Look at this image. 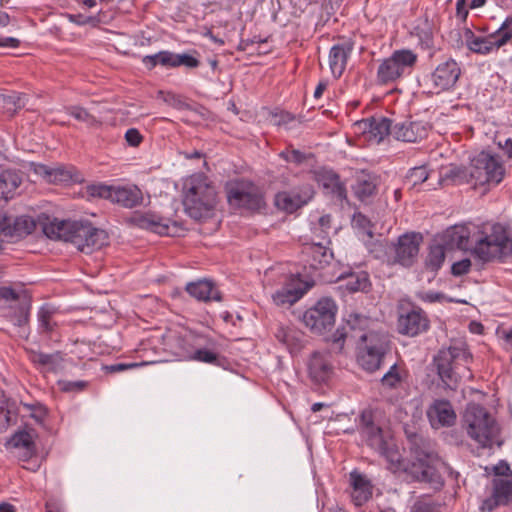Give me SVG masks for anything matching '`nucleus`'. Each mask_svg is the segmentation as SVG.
I'll return each mask as SVG.
<instances>
[{
    "instance_id": "f257e3e1",
    "label": "nucleus",
    "mask_w": 512,
    "mask_h": 512,
    "mask_svg": "<svg viewBox=\"0 0 512 512\" xmlns=\"http://www.w3.org/2000/svg\"><path fill=\"white\" fill-rule=\"evenodd\" d=\"M43 231L50 239L71 242L79 251L86 254L100 249L107 241L104 230L95 228L87 222L54 218L44 224Z\"/></svg>"
},
{
    "instance_id": "f03ea898",
    "label": "nucleus",
    "mask_w": 512,
    "mask_h": 512,
    "mask_svg": "<svg viewBox=\"0 0 512 512\" xmlns=\"http://www.w3.org/2000/svg\"><path fill=\"white\" fill-rule=\"evenodd\" d=\"M505 175V169L499 156L481 151L471 158L466 167H451L445 174L446 180L454 184L474 182L475 185L499 184Z\"/></svg>"
},
{
    "instance_id": "7ed1b4c3",
    "label": "nucleus",
    "mask_w": 512,
    "mask_h": 512,
    "mask_svg": "<svg viewBox=\"0 0 512 512\" xmlns=\"http://www.w3.org/2000/svg\"><path fill=\"white\" fill-rule=\"evenodd\" d=\"M472 359L465 343H456L442 349L434 357L437 373L447 388L455 389L462 379H471L468 367Z\"/></svg>"
},
{
    "instance_id": "20e7f679",
    "label": "nucleus",
    "mask_w": 512,
    "mask_h": 512,
    "mask_svg": "<svg viewBox=\"0 0 512 512\" xmlns=\"http://www.w3.org/2000/svg\"><path fill=\"white\" fill-rule=\"evenodd\" d=\"M183 205L188 215L201 219L210 214L217 202V193L211 181L202 173L190 176L184 186Z\"/></svg>"
},
{
    "instance_id": "39448f33",
    "label": "nucleus",
    "mask_w": 512,
    "mask_h": 512,
    "mask_svg": "<svg viewBox=\"0 0 512 512\" xmlns=\"http://www.w3.org/2000/svg\"><path fill=\"white\" fill-rule=\"evenodd\" d=\"M464 426L471 439L480 446L500 445L498 440L500 428L495 418L481 405L469 404L464 414Z\"/></svg>"
},
{
    "instance_id": "423d86ee",
    "label": "nucleus",
    "mask_w": 512,
    "mask_h": 512,
    "mask_svg": "<svg viewBox=\"0 0 512 512\" xmlns=\"http://www.w3.org/2000/svg\"><path fill=\"white\" fill-rule=\"evenodd\" d=\"M473 253L483 262L502 260L512 254V239L499 223L485 225L476 240Z\"/></svg>"
},
{
    "instance_id": "0eeeda50",
    "label": "nucleus",
    "mask_w": 512,
    "mask_h": 512,
    "mask_svg": "<svg viewBox=\"0 0 512 512\" xmlns=\"http://www.w3.org/2000/svg\"><path fill=\"white\" fill-rule=\"evenodd\" d=\"M421 241L422 236L419 233H406L398 238L397 243L378 241L371 252L375 258L382 259L388 264L409 267L418 256Z\"/></svg>"
},
{
    "instance_id": "6e6552de",
    "label": "nucleus",
    "mask_w": 512,
    "mask_h": 512,
    "mask_svg": "<svg viewBox=\"0 0 512 512\" xmlns=\"http://www.w3.org/2000/svg\"><path fill=\"white\" fill-rule=\"evenodd\" d=\"M359 429L365 442L391 465L398 467L401 455L389 431L376 425L371 411H363L360 415Z\"/></svg>"
},
{
    "instance_id": "1a4fd4ad",
    "label": "nucleus",
    "mask_w": 512,
    "mask_h": 512,
    "mask_svg": "<svg viewBox=\"0 0 512 512\" xmlns=\"http://www.w3.org/2000/svg\"><path fill=\"white\" fill-rule=\"evenodd\" d=\"M181 349L179 355L184 359L224 366L226 359L217 351V343L214 339L201 333H189L178 339Z\"/></svg>"
},
{
    "instance_id": "9d476101",
    "label": "nucleus",
    "mask_w": 512,
    "mask_h": 512,
    "mask_svg": "<svg viewBox=\"0 0 512 512\" xmlns=\"http://www.w3.org/2000/svg\"><path fill=\"white\" fill-rule=\"evenodd\" d=\"M362 345L359 347L357 360L359 365L369 372L380 368L382 359L388 350L389 337L386 333L369 330L359 336Z\"/></svg>"
},
{
    "instance_id": "9b49d317",
    "label": "nucleus",
    "mask_w": 512,
    "mask_h": 512,
    "mask_svg": "<svg viewBox=\"0 0 512 512\" xmlns=\"http://www.w3.org/2000/svg\"><path fill=\"white\" fill-rule=\"evenodd\" d=\"M417 54L409 49L395 50L381 61L377 69V82L381 85L394 83L414 67Z\"/></svg>"
},
{
    "instance_id": "f8f14e48",
    "label": "nucleus",
    "mask_w": 512,
    "mask_h": 512,
    "mask_svg": "<svg viewBox=\"0 0 512 512\" xmlns=\"http://www.w3.org/2000/svg\"><path fill=\"white\" fill-rule=\"evenodd\" d=\"M464 37L470 51L482 55L489 54L512 38V15L506 17L501 26L486 37L476 36L470 29H466Z\"/></svg>"
},
{
    "instance_id": "ddd939ff",
    "label": "nucleus",
    "mask_w": 512,
    "mask_h": 512,
    "mask_svg": "<svg viewBox=\"0 0 512 512\" xmlns=\"http://www.w3.org/2000/svg\"><path fill=\"white\" fill-rule=\"evenodd\" d=\"M460 75L461 67L459 63L449 57L440 62L427 76L426 85L430 88V93L447 92L456 86Z\"/></svg>"
},
{
    "instance_id": "4468645a",
    "label": "nucleus",
    "mask_w": 512,
    "mask_h": 512,
    "mask_svg": "<svg viewBox=\"0 0 512 512\" xmlns=\"http://www.w3.org/2000/svg\"><path fill=\"white\" fill-rule=\"evenodd\" d=\"M336 313L335 302L330 298H321L304 312L302 321L311 332L322 334L334 325Z\"/></svg>"
},
{
    "instance_id": "2eb2a0df",
    "label": "nucleus",
    "mask_w": 512,
    "mask_h": 512,
    "mask_svg": "<svg viewBox=\"0 0 512 512\" xmlns=\"http://www.w3.org/2000/svg\"><path fill=\"white\" fill-rule=\"evenodd\" d=\"M227 199L230 205L249 210H258L263 198L256 186L245 180L230 181L226 184Z\"/></svg>"
},
{
    "instance_id": "dca6fc26",
    "label": "nucleus",
    "mask_w": 512,
    "mask_h": 512,
    "mask_svg": "<svg viewBox=\"0 0 512 512\" xmlns=\"http://www.w3.org/2000/svg\"><path fill=\"white\" fill-rule=\"evenodd\" d=\"M310 380L316 384L326 383L334 373V364L328 351H314L306 362Z\"/></svg>"
},
{
    "instance_id": "f3484780",
    "label": "nucleus",
    "mask_w": 512,
    "mask_h": 512,
    "mask_svg": "<svg viewBox=\"0 0 512 512\" xmlns=\"http://www.w3.org/2000/svg\"><path fill=\"white\" fill-rule=\"evenodd\" d=\"M35 221L30 216L10 217L0 213V235L9 240H18L35 229Z\"/></svg>"
},
{
    "instance_id": "a211bd4d",
    "label": "nucleus",
    "mask_w": 512,
    "mask_h": 512,
    "mask_svg": "<svg viewBox=\"0 0 512 512\" xmlns=\"http://www.w3.org/2000/svg\"><path fill=\"white\" fill-rule=\"evenodd\" d=\"M305 267L313 271L322 270L333 260V252L323 242L306 243L302 249Z\"/></svg>"
},
{
    "instance_id": "6ab92c4d",
    "label": "nucleus",
    "mask_w": 512,
    "mask_h": 512,
    "mask_svg": "<svg viewBox=\"0 0 512 512\" xmlns=\"http://www.w3.org/2000/svg\"><path fill=\"white\" fill-rule=\"evenodd\" d=\"M130 223L161 236L171 235L170 219L152 211L133 213L130 217Z\"/></svg>"
},
{
    "instance_id": "aec40b11",
    "label": "nucleus",
    "mask_w": 512,
    "mask_h": 512,
    "mask_svg": "<svg viewBox=\"0 0 512 512\" xmlns=\"http://www.w3.org/2000/svg\"><path fill=\"white\" fill-rule=\"evenodd\" d=\"M430 125L425 121H402L393 125L392 136L403 142H417L427 137Z\"/></svg>"
},
{
    "instance_id": "412c9836",
    "label": "nucleus",
    "mask_w": 512,
    "mask_h": 512,
    "mask_svg": "<svg viewBox=\"0 0 512 512\" xmlns=\"http://www.w3.org/2000/svg\"><path fill=\"white\" fill-rule=\"evenodd\" d=\"M427 417L434 429L449 427L456 421V413L448 400L436 399L427 409Z\"/></svg>"
},
{
    "instance_id": "4be33fe9",
    "label": "nucleus",
    "mask_w": 512,
    "mask_h": 512,
    "mask_svg": "<svg viewBox=\"0 0 512 512\" xmlns=\"http://www.w3.org/2000/svg\"><path fill=\"white\" fill-rule=\"evenodd\" d=\"M429 327V321L421 310H412L398 319V331L408 336H416L425 332Z\"/></svg>"
},
{
    "instance_id": "5701e85b",
    "label": "nucleus",
    "mask_w": 512,
    "mask_h": 512,
    "mask_svg": "<svg viewBox=\"0 0 512 512\" xmlns=\"http://www.w3.org/2000/svg\"><path fill=\"white\" fill-rule=\"evenodd\" d=\"M353 48L351 41L337 43L331 47L329 51V67L334 78L338 79L344 73Z\"/></svg>"
},
{
    "instance_id": "b1692460",
    "label": "nucleus",
    "mask_w": 512,
    "mask_h": 512,
    "mask_svg": "<svg viewBox=\"0 0 512 512\" xmlns=\"http://www.w3.org/2000/svg\"><path fill=\"white\" fill-rule=\"evenodd\" d=\"M361 125L367 139L376 143H380L387 136L392 135V122L386 117H371L363 120Z\"/></svg>"
},
{
    "instance_id": "393cba45",
    "label": "nucleus",
    "mask_w": 512,
    "mask_h": 512,
    "mask_svg": "<svg viewBox=\"0 0 512 512\" xmlns=\"http://www.w3.org/2000/svg\"><path fill=\"white\" fill-rule=\"evenodd\" d=\"M275 337L291 354L300 352L305 344L304 333L293 325H278Z\"/></svg>"
},
{
    "instance_id": "a878e982",
    "label": "nucleus",
    "mask_w": 512,
    "mask_h": 512,
    "mask_svg": "<svg viewBox=\"0 0 512 512\" xmlns=\"http://www.w3.org/2000/svg\"><path fill=\"white\" fill-rule=\"evenodd\" d=\"M143 201L142 191L136 185H114L111 202L125 208H133Z\"/></svg>"
},
{
    "instance_id": "bb28decb",
    "label": "nucleus",
    "mask_w": 512,
    "mask_h": 512,
    "mask_svg": "<svg viewBox=\"0 0 512 512\" xmlns=\"http://www.w3.org/2000/svg\"><path fill=\"white\" fill-rule=\"evenodd\" d=\"M188 294L198 301H221V293L210 280H198L187 283Z\"/></svg>"
},
{
    "instance_id": "cd10ccee",
    "label": "nucleus",
    "mask_w": 512,
    "mask_h": 512,
    "mask_svg": "<svg viewBox=\"0 0 512 512\" xmlns=\"http://www.w3.org/2000/svg\"><path fill=\"white\" fill-rule=\"evenodd\" d=\"M350 480L352 501L356 506H362L372 497V485L363 475L355 471L350 473Z\"/></svg>"
},
{
    "instance_id": "c85d7f7f",
    "label": "nucleus",
    "mask_w": 512,
    "mask_h": 512,
    "mask_svg": "<svg viewBox=\"0 0 512 512\" xmlns=\"http://www.w3.org/2000/svg\"><path fill=\"white\" fill-rule=\"evenodd\" d=\"M309 198L310 195L303 197L298 193L283 191L276 194L275 205L285 212L293 213L298 208L305 205Z\"/></svg>"
},
{
    "instance_id": "c756f323",
    "label": "nucleus",
    "mask_w": 512,
    "mask_h": 512,
    "mask_svg": "<svg viewBox=\"0 0 512 512\" xmlns=\"http://www.w3.org/2000/svg\"><path fill=\"white\" fill-rule=\"evenodd\" d=\"M22 179L20 175L12 170H5L0 173V200L8 201L16 195Z\"/></svg>"
},
{
    "instance_id": "7c9ffc66",
    "label": "nucleus",
    "mask_w": 512,
    "mask_h": 512,
    "mask_svg": "<svg viewBox=\"0 0 512 512\" xmlns=\"http://www.w3.org/2000/svg\"><path fill=\"white\" fill-rule=\"evenodd\" d=\"M319 184L325 193L332 195L340 200L346 197V188L340 181V177L333 171L324 172L319 176Z\"/></svg>"
},
{
    "instance_id": "2f4dec72",
    "label": "nucleus",
    "mask_w": 512,
    "mask_h": 512,
    "mask_svg": "<svg viewBox=\"0 0 512 512\" xmlns=\"http://www.w3.org/2000/svg\"><path fill=\"white\" fill-rule=\"evenodd\" d=\"M32 361L38 364L43 370L47 372L57 373L64 368V358L60 352L51 354L42 352L35 353L32 356Z\"/></svg>"
},
{
    "instance_id": "473e14b6",
    "label": "nucleus",
    "mask_w": 512,
    "mask_h": 512,
    "mask_svg": "<svg viewBox=\"0 0 512 512\" xmlns=\"http://www.w3.org/2000/svg\"><path fill=\"white\" fill-rule=\"evenodd\" d=\"M7 445L23 451L22 457L29 459L35 452V444L31 433L22 430L16 432L7 442Z\"/></svg>"
},
{
    "instance_id": "72a5a7b5",
    "label": "nucleus",
    "mask_w": 512,
    "mask_h": 512,
    "mask_svg": "<svg viewBox=\"0 0 512 512\" xmlns=\"http://www.w3.org/2000/svg\"><path fill=\"white\" fill-rule=\"evenodd\" d=\"M30 303L26 299H20L15 305H10L5 317L15 326L23 327L27 324L30 312Z\"/></svg>"
},
{
    "instance_id": "f704fd0d",
    "label": "nucleus",
    "mask_w": 512,
    "mask_h": 512,
    "mask_svg": "<svg viewBox=\"0 0 512 512\" xmlns=\"http://www.w3.org/2000/svg\"><path fill=\"white\" fill-rule=\"evenodd\" d=\"M35 172L50 183H63L72 179V173L62 166L51 168L40 164L35 168Z\"/></svg>"
},
{
    "instance_id": "c9c22d12",
    "label": "nucleus",
    "mask_w": 512,
    "mask_h": 512,
    "mask_svg": "<svg viewBox=\"0 0 512 512\" xmlns=\"http://www.w3.org/2000/svg\"><path fill=\"white\" fill-rule=\"evenodd\" d=\"M469 239V233L462 226H453L448 228L444 235V245L450 248L463 249L466 247Z\"/></svg>"
},
{
    "instance_id": "e433bc0d",
    "label": "nucleus",
    "mask_w": 512,
    "mask_h": 512,
    "mask_svg": "<svg viewBox=\"0 0 512 512\" xmlns=\"http://www.w3.org/2000/svg\"><path fill=\"white\" fill-rule=\"evenodd\" d=\"M307 289H301V288H293L290 286L283 287L279 290H277L272 298L273 302L278 305H292L296 303L299 299L303 297V295L306 293Z\"/></svg>"
},
{
    "instance_id": "4c0bfd02",
    "label": "nucleus",
    "mask_w": 512,
    "mask_h": 512,
    "mask_svg": "<svg viewBox=\"0 0 512 512\" xmlns=\"http://www.w3.org/2000/svg\"><path fill=\"white\" fill-rule=\"evenodd\" d=\"M376 184L370 175L362 174L357 177L353 191L358 199L366 200L375 193Z\"/></svg>"
},
{
    "instance_id": "58836bf2",
    "label": "nucleus",
    "mask_w": 512,
    "mask_h": 512,
    "mask_svg": "<svg viewBox=\"0 0 512 512\" xmlns=\"http://www.w3.org/2000/svg\"><path fill=\"white\" fill-rule=\"evenodd\" d=\"M445 261V245L441 243L432 244L429 248L428 255L426 257V267L436 272L438 271Z\"/></svg>"
},
{
    "instance_id": "ea45409f",
    "label": "nucleus",
    "mask_w": 512,
    "mask_h": 512,
    "mask_svg": "<svg viewBox=\"0 0 512 512\" xmlns=\"http://www.w3.org/2000/svg\"><path fill=\"white\" fill-rule=\"evenodd\" d=\"M370 285L369 275L364 271L349 273L345 284L349 292H366L369 290Z\"/></svg>"
},
{
    "instance_id": "a19ab883",
    "label": "nucleus",
    "mask_w": 512,
    "mask_h": 512,
    "mask_svg": "<svg viewBox=\"0 0 512 512\" xmlns=\"http://www.w3.org/2000/svg\"><path fill=\"white\" fill-rule=\"evenodd\" d=\"M417 479L429 483L434 490H440L444 485L441 475L429 465L421 467V471L417 473Z\"/></svg>"
},
{
    "instance_id": "79ce46f5",
    "label": "nucleus",
    "mask_w": 512,
    "mask_h": 512,
    "mask_svg": "<svg viewBox=\"0 0 512 512\" xmlns=\"http://www.w3.org/2000/svg\"><path fill=\"white\" fill-rule=\"evenodd\" d=\"M54 314L53 308L48 305L42 306L38 313V330L40 333L49 334L54 330L56 323L53 321L52 317Z\"/></svg>"
},
{
    "instance_id": "37998d69",
    "label": "nucleus",
    "mask_w": 512,
    "mask_h": 512,
    "mask_svg": "<svg viewBox=\"0 0 512 512\" xmlns=\"http://www.w3.org/2000/svg\"><path fill=\"white\" fill-rule=\"evenodd\" d=\"M17 419V412L15 404L9 400L1 401L0 403V430L6 429L11 424H14Z\"/></svg>"
},
{
    "instance_id": "c03bdc74",
    "label": "nucleus",
    "mask_w": 512,
    "mask_h": 512,
    "mask_svg": "<svg viewBox=\"0 0 512 512\" xmlns=\"http://www.w3.org/2000/svg\"><path fill=\"white\" fill-rule=\"evenodd\" d=\"M405 376V370L400 368L397 364H393L389 368V370L383 375L381 382L383 386L392 389L398 387Z\"/></svg>"
},
{
    "instance_id": "a18cd8bd",
    "label": "nucleus",
    "mask_w": 512,
    "mask_h": 512,
    "mask_svg": "<svg viewBox=\"0 0 512 512\" xmlns=\"http://www.w3.org/2000/svg\"><path fill=\"white\" fill-rule=\"evenodd\" d=\"M493 492L502 504L512 501V482L502 479L494 480Z\"/></svg>"
},
{
    "instance_id": "49530a36",
    "label": "nucleus",
    "mask_w": 512,
    "mask_h": 512,
    "mask_svg": "<svg viewBox=\"0 0 512 512\" xmlns=\"http://www.w3.org/2000/svg\"><path fill=\"white\" fill-rule=\"evenodd\" d=\"M65 112L78 121L86 123L88 126H95L98 124L96 118L91 115L85 108L80 106H66Z\"/></svg>"
},
{
    "instance_id": "de8ad7c7",
    "label": "nucleus",
    "mask_w": 512,
    "mask_h": 512,
    "mask_svg": "<svg viewBox=\"0 0 512 512\" xmlns=\"http://www.w3.org/2000/svg\"><path fill=\"white\" fill-rule=\"evenodd\" d=\"M429 177L426 167L419 166L410 169L405 177V184L410 188H415L417 185L424 183Z\"/></svg>"
},
{
    "instance_id": "09e8293b",
    "label": "nucleus",
    "mask_w": 512,
    "mask_h": 512,
    "mask_svg": "<svg viewBox=\"0 0 512 512\" xmlns=\"http://www.w3.org/2000/svg\"><path fill=\"white\" fill-rule=\"evenodd\" d=\"M142 63L149 70L154 69L157 65L168 68V50H162L152 55H146L143 57Z\"/></svg>"
},
{
    "instance_id": "8fccbe9b",
    "label": "nucleus",
    "mask_w": 512,
    "mask_h": 512,
    "mask_svg": "<svg viewBox=\"0 0 512 512\" xmlns=\"http://www.w3.org/2000/svg\"><path fill=\"white\" fill-rule=\"evenodd\" d=\"M25 95L19 93H11L8 95H0V99L2 100L4 108L8 112H16L18 109L22 108L25 105L23 98Z\"/></svg>"
},
{
    "instance_id": "3c124183",
    "label": "nucleus",
    "mask_w": 512,
    "mask_h": 512,
    "mask_svg": "<svg viewBox=\"0 0 512 512\" xmlns=\"http://www.w3.org/2000/svg\"><path fill=\"white\" fill-rule=\"evenodd\" d=\"M114 185L102 183L87 186V194L93 198H103L111 201Z\"/></svg>"
},
{
    "instance_id": "603ef678",
    "label": "nucleus",
    "mask_w": 512,
    "mask_h": 512,
    "mask_svg": "<svg viewBox=\"0 0 512 512\" xmlns=\"http://www.w3.org/2000/svg\"><path fill=\"white\" fill-rule=\"evenodd\" d=\"M346 322L351 330L364 331L369 328L371 320L361 314L352 313L348 316Z\"/></svg>"
},
{
    "instance_id": "864d4df0",
    "label": "nucleus",
    "mask_w": 512,
    "mask_h": 512,
    "mask_svg": "<svg viewBox=\"0 0 512 512\" xmlns=\"http://www.w3.org/2000/svg\"><path fill=\"white\" fill-rule=\"evenodd\" d=\"M58 387L62 392L66 393H78L83 390L88 385V382L83 380H76V381H70V380H59L58 381Z\"/></svg>"
},
{
    "instance_id": "5fc2aeb1",
    "label": "nucleus",
    "mask_w": 512,
    "mask_h": 512,
    "mask_svg": "<svg viewBox=\"0 0 512 512\" xmlns=\"http://www.w3.org/2000/svg\"><path fill=\"white\" fill-rule=\"evenodd\" d=\"M194 54H198V52L194 50L193 53H177V68L180 66L188 69L199 67L200 61Z\"/></svg>"
},
{
    "instance_id": "6e6d98bb",
    "label": "nucleus",
    "mask_w": 512,
    "mask_h": 512,
    "mask_svg": "<svg viewBox=\"0 0 512 512\" xmlns=\"http://www.w3.org/2000/svg\"><path fill=\"white\" fill-rule=\"evenodd\" d=\"M22 405L29 412V416L37 422H42L46 417L47 411L45 407L38 402L22 403Z\"/></svg>"
},
{
    "instance_id": "4d7b16f0",
    "label": "nucleus",
    "mask_w": 512,
    "mask_h": 512,
    "mask_svg": "<svg viewBox=\"0 0 512 512\" xmlns=\"http://www.w3.org/2000/svg\"><path fill=\"white\" fill-rule=\"evenodd\" d=\"M439 505L425 497L419 498L412 506L411 512H438Z\"/></svg>"
},
{
    "instance_id": "13d9d810",
    "label": "nucleus",
    "mask_w": 512,
    "mask_h": 512,
    "mask_svg": "<svg viewBox=\"0 0 512 512\" xmlns=\"http://www.w3.org/2000/svg\"><path fill=\"white\" fill-rule=\"evenodd\" d=\"M272 119L277 126H286L295 120V116L287 111H277L272 113Z\"/></svg>"
},
{
    "instance_id": "bf43d9fd",
    "label": "nucleus",
    "mask_w": 512,
    "mask_h": 512,
    "mask_svg": "<svg viewBox=\"0 0 512 512\" xmlns=\"http://www.w3.org/2000/svg\"><path fill=\"white\" fill-rule=\"evenodd\" d=\"M353 223L355 226L363 229L369 237L373 236V232L371 230V228H372L371 222L365 215H363L361 213L355 214L353 217Z\"/></svg>"
},
{
    "instance_id": "052dcab7",
    "label": "nucleus",
    "mask_w": 512,
    "mask_h": 512,
    "mask_svg": "<svg viewBox=\"0 0 512 512\" xmlns=\"http://www.w3.org/2000/svg\"><path fill=\"white\" fill-rule=\"evenodd\" d=\"M471 267V261L469 259H462L453 263L451 272L455 276H461L469 272Z\"/></svg>"
},
{
    "instance_id": "680f3d73",
    "label": "nucleus",
    "mask_w": 512,
    "mask_h": 512,
    "mask_svg": "<svg viewBox=\"0 0 512 512\" xmlns=\"http://www.w3.org/2000/svg\"><path fill=\"white\" fill-rule=\"evenodd\" d=\"M21 299L20 294L8 286L0 287V300L5 302H17Z\"/></svg>"
},
{
    "instance_id": "e2e57ef3",
    "label": "nucleus",
    "mask_w": 512,
    "mask_h": 512,
    "mask_svg": "<svg viewBox=\"0 0 512 512\" xmlns=\"http://www.w3.org/2000/svg\"><path fill=\"white\" fill-rule=\"evenodd\" d=\"M125 140L131 147H137L141 144L143 137L138 129L130 128L125 133Z\"/></svg>"
},
{
    "instance_id": "0e129e2a",
    "label": "nucleus",
    "mask_w": 512,
    "mask_h": 512,
    "mask_svg": "<svg viewBox=\"0 0 512 512\" xmlns=\"http://www.w3.org/2000/svg\"><path fill=\"white\" fill-rule=\"evenodd\" d=\"M502 504L498 498H496L494 492L492 495L485 500L482 501V504L480 506V510L482 512H491L494 510L498 505Z\"/></svg>"
},
{
    "instance_id": "69168bd1",
    "label": "nucleus",
    "mask_w": 512,
    "mask_h": 512,
    "mask_svg": "<svg viewBox=\"0 0 512 512\" xmlns=\"http://www.w3.org/2000/svg\"><path fill=\"white\" fill-rule=\"evenodd\" d=\"M138 367L137 363H116L112 365L105 366V370L110 373H117L122 372L128 369L136 368Z\"/></svg>"
},
{
    "instance_id": "338daca9",
    "label": "nucleus",
    "mask_w": 512,
    "mask_h": 512,
    "mask_svg": "<svg viewBox=\"0 0 512 512\" xmlns=\"http://www.w3.org/2000/svg\"><path fill=\"white\" fill-rule=\"evenodd\" d=\"M69 19L71 22L76 23L77 25H86V24H94L96 22V17L93 16H84L82 14L70 15Z\"/></svg>"
},
{
    "instance_id": "774afa93",
    "label": "nucleus",
    "mask_w": 512,
    "mask_h": 512,
    "mask_svg": "<svg viewBox=\"0 0 512 512\" xmlns=\"http://www.w3.org/2000/svg\"><path fill=\"white\" fill-rule=\"evenodd\" d=\"M498 335L505 341L507 345L512 346V326L498 330Z\"/></svg>"
}]
</instances>
